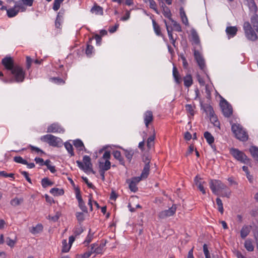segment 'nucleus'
Returning a JSON list of instances; mask_svg holds the SVG:
<instances>
[{"label": "nucleus", "mask_w": 258, "mask_h": 258, "mask_svg": "<svg viewBox=\"0 0 258 258\" xmlns=\"http://www.w3.org/2000/svg\"><path fill=\"white\" fill-rule=\"evenodd\" d=\"M250 23L247 21L243 24V29L246 37L249 40L255 41L257 40L258 36L254 30L258 33V15L255 14L250 18Z\"/></svg>", "instance_id": "1"}, {"label": "nucleus", "mask_w": 258, "mask_h": 258, "mask_svg": "<svg viewBox=\"0 0 258 258\" xmlns=\"http://www.w3.org/2000/svg\"><path fill=\"white\" fill-rule=\"evenodd\" d=\"M8 75L12 77L14 82L21 83L24 81L26 73L22 67L17 64L9 72H8Z\"/></svg>", "instance_id": "2"}, {"label": "nucleus", "mask_w": 258, "mask_h": 258, "mask_svg": "<svg viewBox=\"0 0 258 258\" xmlns=\"http://www.w3.org/2000/svg\"><path fill=\"white\" fill-rule=\"evenodd\" d=\"M229 153L238 161L251 166V160L242 151L237 148H231Z\"/></svg>", "instance_id": "3"}, {"label": "nucleus", "mask_w": 258, "mask_h": 258, "mask_svg": "<svg viewBox=\"0 0 258 258\" xmlns=\"http://www.w3.org/2000/svg\"><path fill=\"white\" fill-rule=\"evenodd\" d=\"M231 130L235 135V137L239 140L245 142L248 139L247 133L243 130L240 124H233L231 126Z\"/></svg>", "instance_id": "4"}, {"label": "nucleus", "mask_w": 258, "mask_h": 258, "mask_svg": "<svg viewBox=\"0 0 258 258\" xmlns=\"http://www.w3.org/2000/svg\"><path fill=\"white\" fill-rule=\"evenodd\" d=\"M83 161L84 164L81 161L77 160L76 163L78 167L85 172L90 171L93 174H95L96 172L92 168V163H91V158L87 155H85L83 157Z\"/></svg>", "instance_id": "5"}, {"label": "nucleus", "mask_w": 258, "mask_h": 258, "mask_svg": "<svg viewBox=\"0 0 258 258\" xmlns=\"http://www.w3.org/2000/svg\"><path fill=\"white\" fill-rule=\"evenodd\" d=\"M220 105L223 115L226 117H229L233 113V109L230 104L225 99L221 97Z\"/></svg>", "instance_id": "6"}, {"label": "nucleus", "mask_w": 258, "mask_h": 258, "mask_svg": "<svg viewBox=\"0 0 258 258\" xmlns=\"http://www.w3.org/2000/svg\"><path fill=\"white\" fill-rule=\"evenodd\" d=\"M61 140L60 139L54 136L51 134H47L44 135L41 138V140L47 143L50 146L53 147H59L58 145L59 140Z\"/></svg>", "instance_id": "7"}, {"label": "nucleus", "mask_w": 258, "mask_h": 258, "mask_svg": "<svg viewBox=\"0 0 258 258\" xmlns=\"http://www.w3.org/2000/svg\"><path fill=\"white\" fill-rule=\"evenodd\" d=\"M1 63L8 72H9L16 65L15 64L13 58L10 56H6L3 58Z\"/></svg>", "instance_id": "8"}, {"label": "nucleus", "mask_w": 258, "mask_h": 258, "mask_svg": "<svg viewBox=\"0 0 258 258\" xmlns=\"http://www.w3.org/2000/svg\"><path fill=\"white\" fill-rule=\"evenodd\" d=\"M177 209V205L173 204L172 206L168 210L162 211L159 213L158 216L160 219H165L168 217L173 216Z\"/></svg>", "instance_id": "9"}, {"label": "nucleus", "mask_w": 258, "mask_h": 258, "mask_svg": "<svg viewBox=\"0 0 258 258\" xmlns=\"http://www.w3.org/2000/svg\"><path fill=\"white\" fill-rule=\"evenodd\" d=\"M194 57L200 69L204 71L206 67L205 59L198 50H194Z\"/></svg>", "instance_id": "10"}, {"label": "nucleus", "mask_w": 258, "mask_h": 258, "mask_svg": "<svg viewBox=\"0 0 258 258\" xmlns=\"http://www.w3.org/2000/svg\"><path fill=\"white\" fill-rule=\"evenodd\" d=\"M64 131V129L57 123H53L47 127V133H61Z\"/></svg>", "instance_id": "11"}, {"label": "nucleus", "mask_w": 258, "mask_h": 258, "mask_svg": "<svg viewBox=\"0 0 258 258\" xmlns=\"http://www.w3.org/2000/svg\"><path fill=\"white\" fill-rule=\"evenodd\" d=\"M153 120V113L151 111L148 110L144 114V122L146 126L148 127L150 123Z\"/></svg>", "instance_id": "12"}, {"label": "nucleus", "mask_w": 258, "mask_h": 258, "mask_svg": "<svg viewBox=\"0 0 258 258\" xmlns=\"http://www.w3.org/2000/svg\"><path fill=\"white\" fill-rule=\"evenodd\" d=\"M252 226L250 225H244L240 230V236L242 239H245L249 234Z\"/></svg>", "instance_id": "13"}, {"label": "nucleus", "mask_w": 258, "mask_h": 258, "mask_svg": "<svg viewBox=\"0 0 258 258\" xmlns=\"http://www.w3.org/2000/svg\"><path fill=\"white\" fill-rule=\"evenodd\" d=\"M164 22L166 26V30H167V33H168V35L169 38L170 40L171 41V42L172 44L173 45V46L174 47H176V45H175L176 39H174L173 38V35L172 33L173 29H172V27H171L170 28L169 26L167 25V21L166 20H164Z\"/></svg>", "instance_id": "14"}, {"label": "nucleus", "mask_w": 258, "mask_h": 258, "mask_svg": "<svg viewBox=\"0 0 258 258\" xmlns=\"http://www.w3.org/2000/svg\"><path fill=\"white\" fill-rule=\"evenodd\" d=\"M173 77L176 83L178 85L180 84L182 82V78L179 72L175 66L173 68Z\"/></svg>", "instance_id": "15"}, {"label": "nucleus", "mask_w": 258, "mask_h": 258, "mask_svg": "<svg viewBox=\"0 0 258 258\" xmlns=\"http://www.w3.org/2000/svg\"><path fill=\"white\" fill-rule=\"evenodd\" d=\"M161 7L162 8V10H163L162 13H163V15L164 16V17L166 18H167L170 20H171V19H172L171 18L172 14H171L170 10L169 9V8L168 7H167L165 5V4H164V2H162V3L161 4Z\"/></svg>", "instance_id": "16"}, {"label": "nucleus", "mask_w": 258, "mask_h": 258, "mask_svg": "<svg viewBox=\"0 0 258 258\" xmlns=\"http://www.w3.org/2000/svg\"><path fill=\"white\" fill-rule=\"evenodd\" d=\"M98 163L99 169L106 171L110 169L111 162L108 160H106L104 163L99 161Z\"/></svg>", "instance_id": "17"}, {"label": "nucleus", "mask_w": 258, "mask_h": 258, "mask_svg": "<svg viewBox=\"0 0 258 258\" xmlns=\"http://www.w3.org/2000/svg\"><path fill=\"white\" fill-rule=\"evenodd\" d=\"M249 151L252 158L258 163V147L251 146L249 149Z\"/></svg>", "instance_id": "18"}, {"label": "nucleus", "mask_w": 258, "mask_h": 258, "mask_svg": "<svg viewBox=\"0 0 258 258\" xmlns=\"http://www.w3.org/2000/svg\"><path fill=\"white\" fill-rule=\"evenodd\" d=\"M112 155L115 159L118 160L119 163L125 166V162L123 158L121 156V153L119 151L115 150L113 151L112 152Z\"/></svg>", "instance_id": "19"}, {"label": "nucleus", "mask_w": 258, "mask_h": 258, "mask_svg": "<svg viewBox=\"0 0 258 258\" xmlns=\"http://www.w3.org/2000/svg\"><path fill=\"white\" fill-rule=\"evenodd\" d=\"M201 105L202 108H203L204 111L207 113V114H209V116H213L214 111L211 105L206 104L205 106H204L203 105L202 102L201 103Z\"/></svg>", "instance_id": "20"}, {"label": "nucleus", "mask_w": 258, "mask_h": 258, "mask_svg": "<svg viewBox=\"0 0 258 258\" xmlns=\"http://www.w3.org/2000/svg\"><path fill=\"white\" fill-rule=\"evenodd\" d=\"M155 139V130L153 128V134L150 136L147 139V146L148 149H150L154 145V140Z\"/></svg>", "instance_id": "21"}, {"label": "nucleus", "mask_w": 258, "mask_h": 258, "mask_svg": "<svg viewBox=\"0 0 258 258\" xmlns=\"http://www.w3.org/2000/svg\"><path fill=\"white\" fill-rule=\"evenodd\" d=\"M238 30L235 26H229L226 28V32L227 34L231 37H234L237 34Z\"/></svg>", "instance_id": "22"}, {"label": "nucleus", "mask_w": 258, "mask_h": 258, "mask_svg": "<svg viewBox=\"0 0 258 258\" xmlns=\"http://www.w3.org/2000/svg\"><path fill=\"white\" fill-rule=\"evenodd\" d=\"M91 12L92 13H95L96 15H103V8L97 5V4H95L94 6L91 8Z\"/></svg>", "instance_id": "23"}, {"label": "nucleus", "mask_w": 258, "mask_h": 258, "mask_svg": "<svg viewBox=\"0 0 258 258\" xmlns=\"http://www.w3.org/2000/svg\"><path fill=\"white\" fill-rule=\"evenodd\" d=\"M153 26L155 33L157 36L163 37L160 26L156 23L155 20H152Z\"/></svg>", "instance_id": "24"}, {"label": "nucleus", "mask_w": 258, "mask_h": 258, "mask_svg": "<svg viewBox=\"0 0 258 258\" xmlns=\"http://www.w3.org/2000/svg\"><path fill=\"white\" fill-rule=\"evenodd\" d=\"M73 145L79 151H83L84 148V143L80 139L74 140Z\"/></svg>", "instance_id": "25"}, {"label": "nucleus", "mask_w": 258, "mask_h": 258, "mask_svg": "<svg viewBox=\"0 0 258 258\" xmlns=\"http://www.w3.org/2000/svg\"><path fill=\"white\" fill-rule=\"evenodd\" d=\"M204 136L209 145H212L214 143V138L210 132L208 131L205 132L204 134Z\"/></svg>", "instance_id": "26"}, {"label": "nucleus", "mask_w": 258, "mask_h": 258, "mask_svg": "<svg viewBox=\"0 0 258 258\" xmlns=\"http://www.w3.org/2000/svg\"><path fill=\"white\" fill-rule=\"evenodd\" d=\"M184 85L186 87H189L192 84L193 80L191 75H187L183 78Z\"/></svg>", "instance_id": "27"}, {"label": "nucleus", "mask_w": 258, "mask_h": 258, "mask_svg": "<svg viewBox=\"0 0 258 258\" xmlns=\"http://www.w3.org/2000/svg\"><path fill=\"white\" fill-rule=\"evenodd\" d=\"M191 35L192 40L194 42L195 44H199L200 42V38L196 30L195 29H192L191 30Z\"/></svg>", "instance_id": "28"}, {"label": "nucleus", "mask_w": 258, "mask_h": 258, "mask_svg": "<svg viewBox=\"0 0 258 258\" xmlns=\"http://www.w3.org/2000/svg\"><path fill=\"white\" fill-rule=\"evenodd\" d=\"M150 165H145L141 175V177H143V179H145L148 177L150 172Z\"/></svg>", "instance_id": "29"}, {"label": "nucleus", "mask_w": 258, "mask_h": 258, "mask_svg": "<svg viewBox=\"0 0 258 258\" xmlns=\"http://www.w3.org/2000/svg\"><path fill=\"white\" fill-rule=\"evenodd\" d=\"M50 192L53 194L54 196H62L64 194V190L61 188L59 189L58 188L54 187L50 189Z\"/></svg>", "instance_id": "30"}, {"label": "nucleus", "mask_w": 258, "mask_h": 258, "mask_svg": "<svg viewBox=\"0 0 258 258\" xmlns=\"http://www.w3.org/2000/svg\"><path fill=\"white\" fill-rule=\"evenodd\" d=\"M244 247L248 251H252L254 250V246L252 244L251 239H247L244 242Z\"/></svg>", "instance_id": "31"}, {"label": "nucleus", "mask_w": 258, "mask_h": 258, "mask_svg": "<svg viewBox=\"0 0 258 258\" xmlns=\"http://www.w3.org/2000/svg\"><path fill=\"white\" fill-rule=\"evenodd\" d=\"M93 38H90L89 41L87 42V47L86 49V54L87 55L89 56L90 55L92 54L93 50L94 49V47L92 45H90L89 43L91 42L92 41Z\"/></svg>", "instance_id": "32"}, {"label": "nucleus", "mask_w": 258, "mask_h": 258, "mask_svg": "<svg viewBox=\"0 0 258 258\" xmlns=\"http://www.w3.org/2000/svg\"><path fill=\"white\" fill-rule=\"evenodd\" d=\"M43 226L41 224H37L35 227H32L30 232L34 234L39 233L43 230Z\"/></svg>", "instance_id": "33"}, {"label": "nucleus", "mask_w": 258, "mask_h": 258, "mask_svg": "<svg viewBox=\"0 0 258 258\" xmlns=\"http://www.w3.org/2000/svg\"><path fill=\"white\" fill-rule=\"evenodd\" d=\"M41 184L43 188H46L48 186H52L54 182L50 181L48 177H45L41 180Z\"/></svg>", "instance_id": "34"}, {"label": "nucleus", "mask_w": 258, "mask_h": 258, "mask_svg": "<svg viewBox=\"0 0 258 258\" xmlns=\"http://www.w3.org/2000/svg\"><path fill=\"white\" fill-rule=\"evenodd\" d=\"M19 10H16L15 8L7 10V15L9 18H12L16 16L19 13Z\"/></svg>", "instance_id": "35"}, {"label": "nucleus", "mask_w": 258, "mask_h": 258, "mask_svg": "<svg viewBox=\"0 0 258 258\" xmlns=\"http://www.w3.org/2000/svg\"><path fill=\"white\" fill-rule=\"evenodd\" d=\"M210 188L212 190L213 193L216 195H218V189L217 187L216 183L215 180H211L209 183Z\"/></svg>", "instance_id": "36"}, {"label": "nucleus", "mask_w": 258, "mask_h": 258, "mask_svg": "<svg viewBox=\"0 0 258 258\" xmlns=\"http://www.w3.org/2000/svg\"><path fill=\"white\" fill-rule=\"evenodd\" d=\"M64 145L68 152L70 154L71 156H74L75 155V153L72 145L69 142H66L64 143Z\"/></svg>", "instance_id": "37"}, {"label": "nucleus", "mask_w": 258, "mask_h": 258, "mask_svg": "<svg viewBox=\"0 0 258 258\" xmlns=\"http://www.w3.org/2000/svg\"><path fill=\"white\" fill-rule=\"evenodd\" d=\"M123 150L124 152V155H125V157L128 160L129 162H131V161L132 159L133 156L134 154V151H133L132 150H128L124 149H123Z\"/></svg>", "instance_id": "38"}, {"label": "nucleus", "mask_w": 258, "mask_h": 258, "mask_svg": "<svg viewBox=\"0 0 258 258\" xmlns=\"http://www.w3.org/2000/svg\"><path fill=\"white\" fill-rule=\"evenodd\" d=\"M78 223L81 225L85 220V216L83 212H77L75 214Z\"/></svg>", "instance_id": "39"}, {"label": "nucleus", "mask_w": 258, "mask_h": 258, "mask_svg": "<svg viewBox=\"0 0 258 258\" xmlns=\"http://www.w3.org/2000/svg\"><path fill=\"white\" fill-rule=\"evenodd\" d=\"M126 182L129 184V188L131 191L136 192L138 191V188L137 186V185L135 184V182H131L130 179L126 180Z\"/></svg>", "instance_id": "40"}, {"label": "nucleus", "mask_w": 258, "mask_h": 258, "mask_svg": "<svg viewBox=\"0 0 258 258\" xmlns=\"http://www.w3.org/2000/svg\"><path fill=\"white\" fill-rule=\"evenodd\" d=\"M23 198L18 199V198H15L11 201L10 203L12 206L16 207L20 205L23 202Z\"/></svg>", "instance_id": "41"}, {"label": "nucleus", "mask_w": 258, "mask_h": 258, "mask_svg": "<svg viewBox=\"0 0 258 258\" xmlns=\"http://www.w3.org/2000/svg\"><path fill=\"white\" fill-rule=\"evenodd\" d=\"M216 204L218 207V211L221 214H223V212H224V209H223V203H222V200L219 198H217L216 199Z\"/></svg>", "instance_id": "42"}, {"label": "nucleus", "mask_w": 258, "mask_h": 258, "mask_svg": "<svg viewBox=\"0 0 258 258\" xmlns=\"http://www.w3.org/2000/svg\"><path fill=\"white\" fill-rule=\"evenodd\" d=\"M209 117L210 118L211 122H213L214 125L215 126H217L220 128V123L219 121H218L217 117L215 115V114L214 113L213 114V116Z\"/></svg>", "instance_id": "43"}, {"label": "nucleus", "mask_w": 258, "mask_h": 258, "mask_svg": "<svg viewBox=\"0 0 258 258\" xmlns=\"http://www.w3.org/2000/svg\"><path fill=\"white\" fill-rule=\"evenodd\" d=\"M215 182L216 183L218 191L220 189H225L228 188V187L220 180H215Z\"/></svg>", "instance_id": "44"}, {"label": "nucleus", "mask_w": 258, "mask_h": 258, "mask_svg": "<svg viewBox=\"0 0 258 258\" xmlns=\"http://www.w3.org/2000/svg\"><path fill=\"white\" fill-rule=\"evenodd\" d=\"M62 248L61 249L62 252H67L70 250L71 245L68 246L67 240L63 239L62 241Z\"/></svg>", "instance_id": "45"}, {"label": "nucleus", "mask_w": 258, "mask_h": 258, "mask_svg": "<svg viewBox=\"0 0 258 258\" xmlns=\"http://www.w3.org/2000/svg\"><path fill=\"white\" fill-rule=\"evenodd\" d=\"M14 161L18 163H20L22 164H27V161L26 160L24 159L21 156H15L14 158Z\"/></svg>", "instance_id": "46"}, {"label": "nucleus", "mask_w": 258, "mask_h": 258, "mask_svg": "<svg viewBox=\"0 0 258 258\" xmlns=\"http://www.w3.org/2000/svg\"><path fill=\"white\" fill-rule=\"evenodd\" d=\"M170 21L173 23L175 30L178 32H181L182 29L180 25L176 21H174L173 19H171Z\"/></svg>", "instance_id": "47"}, {"label": "nucleus", "mask_w": 258, "mask_h": 258, "mask_svg": "<svg viewBox=\"0 0 258 258\" xmlns=\"http://www.w3.org/2000/svg\"><path fill=\"white\" fill-rule=\"evenodd\" d=\"M61 216V213L59 212H57L55 215L53 216H51L50 215H48V219L55 222L57 221L60 216Z\"/></svg>", "instance_id": "48"}, {"label": "nucleus", "mask_w": 258, "mask_h": 258, "mask_svg": "<svg viewBox=\"0 0 258 258\" xmlns=\"http://www.w3.org/2000/svg\"><path fill=\"white\" fill-rule=\"evenodd\" d=\"M64 0H54L53 5V9L55 11H57L60 6V4L62 3Z\"/></svg>", "instance_id": "49"}, {"label": "nucleus", "mask_w": 258, "mask_h": 258, "mask_svg": "<svg viewBox=\"0 0 258 258\" xmlns=\"http://www.w3.org/2000/svg\"><path fill=\"white\" fill-rule=\"evenodd\" d=\"M248 4L249 9L251 10H253L255 12V13L256 12L257 10V8L254 1L249 0Z\"/></svg>", "instance_id": "50"}, {"label": "nucleus", "mask_w": 258, "mask_h": 258, "mask_svg": "<svg viewBox=\"0 0 258 258\" xmlns=\"http://www.w3.org/2000/svg\"><path fill=\"white\" fill-rule=\"evenodd\" d=\"M93 237V233L91 234V229H89V233L86 237V240L84 242V243L87 245L89 244L92 241Z\"/></svg>", "instance_id": "51"}, {"label": "nucleus", "mask_w": 258, "mask_h": 258, "mask_svg": "<svg viewBox=\"0 0 258 258\" xmlns=\"http://www.w3.org/2000/svg\"><path fill=\"white\" fill-rule=\"evenodd\" d=\"M150 3V8L153 9L157 14H159L157 8V5L154 0H150L148 1Z\"/></svg>", "instance_id": "52"}, {"label": "nucleus", "mask_w": 258, "mask_h": 258, "mask_svg": "<svg viewBox=\"0 0 258 258\" xmlns=\"http://www.w3.org/2000/svg\"><path fill=\"white\" fill-rule=\"evenodd\" d=\"M203 251L206 258H211L210 253L206 244H204L203 245Z\"/></svg>", "instance_id": "53"}, {"label": "nucleus", "mask_w": 258, "mask_h": 258, "mask_svg": "<svg viewBox=\"0 0 258 258\" xmlns=\"http://www.w3.org/2000/svg\"><path fill=\"white\" fill-rule=\"evenodd\" d=\"M29 148H30L31 150V151H35L36 152H37L38 153H40L41 154H45V153L43 151H42L39 148L33 146L32 145H30L29 146Z\"/></svg>", "instance_id": "54"}, {"label": "nucleus", "mask_w": 258, "mask_h": 258, "mask_svg": "<svg viewBox=\"0 0 258 258\" xmlns=\"http://www.w3.org/2000/svg\"><path fill=\"white\" fill-rule=\"evenodd\" d=\"M180 56L182 60V65L183 68L185 69H187L188 67V63L186 60L185 57L183 55V54H180Z\"/></svg>", "instance_id": "55"}, {"label": "nucleus", "mask_w": 258, "mask_h": 258, "mask_svg": "<svg viewBox=\"0 0 258 258\" xmlns=\"http://www.w3.org/2000/svg\"><path fill=\"white\" fill-rule=\"evenodd\" d=\"M185 108L187 112L189 113L191 115L193 116L194 115V110L191 104L185 105Z\"/></svg>", "instance_id": "56"}, {"label": "nucleus", "mask_w": 258, "mask_h": 258, "mask_svg": "<svg viewBox=\"0 0 258 258\" xmlns=\"http://www.w3.org/2000/svg\"><path fill=\"white\" fill-rule=\"evenodd\" d=\"M21 174L23 175L26 178V180L30 183H32L31 179L29 176V173L25 171H20Z\"/></svg>", "instance_id": "57"}, {"label": "nucleus", "mask_w": 258, "mask_h": 258, "mask_svg": "<svg viewBox=\"0 0 258 258\" xmlns=\"http://www.w3.org/2000/svg\"><path fill=\"white\" fill-rule=\"evenodd\" d=\"M6 243L8 245H9L11 247H13L14 246V245L16 243V241L11 239L10 237H8L7 238Z\"/></svg>", "instance_id": "58"}, {"label": "nucleus", "mask_w": 258, "mask_h": 258, "mask_svg": "<svg viewBox=\"0 0 258 258\" xmlns=\"http://www.w3.org/2000/svg\"><path fill=\"white\" fill-rule=\"evenodd\" d=\"M142 161L145 163V165H150L151 158L149 156L144 155L142 157Z\"/></svg>", "instance_id": "59"}, {"label": "nucleus", "mask_w": 258, "mask_h": 258, "mask_svg": "<svg viewBox=\"0 0 258 258\" xmlns=\"http://www.w3.org/2000/svg\"><path fill=\"white\" fill-rule=\"evenodd\" d=\"M104 244L100 245L99 246H97L95 247V248L94 250V253L96 254H100L102 251V249Z\"/></svg>", "instance_id": "60"}, {"label": "nucleus", "mask_w": 258, "mask_h": 258, "mask_svg": "<svg viewBox=\"0 0 258 258\" xmlns=\"http://www.w3.org/2000/svg\"><path fill=\"white\" fill-rule=\"evenodd\" d=\"M78 206L83 212L86 213H88V209H87V207L85 205L84 202L78 204Z\"/></svg>", "instance_id": "61"}, {"label": "nucleus", "mask_w": 258, "mask_h": 258, "mask_svg": "<svg viewBox=\"0 0 258 258\" xmlns=\"http://www.w3.org/2000/svg\"><path fill=\"white\" fill-rule=\"evenodd\" d=\"M130 17V11L126 10L125 15L120 18V20L125 21L127 20Z\"/></svg>", "instance_id": "62"}, {"label": "nucleus", "mask_w": 258, "mask_h": 258, "mask_svg": "<svg viewBox=\"0 0 258 258\" xmlns=\"http://www.w3.org/2000/svg\"><path fill=\"white\" fill-rule=\"evenodd\" d=\"M179 13H180V17H181V21H183V19L184 18H186L187 17H186V15L185 14V11L184 10V9L182 7H181L179 9Z\"/></svg>", "instance_id": "63"}, {"label": "nucleus", "mask_w": 258, "mask_h": 258, "mask_svg": "<svg viewBox=\"0 0 258 258\" xmlns=\"http://www.w3.org/2000/svg\"><path fill=\"white\" fill-rule=\"evenodd\" d=\"M32 62V59L30 56H26V68L29 70L31 66Z\"/></svg>", "instance_id": "64"}]
</instances>
